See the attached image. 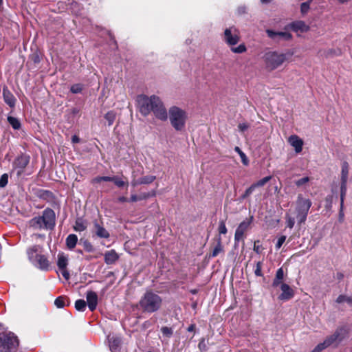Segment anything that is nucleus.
<instances>
[{
	"label": "nucleus",
	"instance_id": "obj_1",
	"mask_svg": "<svg viewBox=\"0 0 352 352\" xmlns=\"http://www.w3.org/2000/svg\"><path fill=\"white\" fill-rule=\"evenodd\" d=\"M137 107L143 116L153 113L155 117L161 121L168 120L167 110L162 99L156 96H148L144 94L138 95L136 98Z\"/></svg>",
	"mask_w": 352,
	"mask_h": 352
},
{
	"label": "nucleus",
	"instance_id": "obj_2",
	"mask_svg": "<svg viewBox=\"0 0 352 352\" xmlns=\"http://www.w3.org/2000/svg\"><path fill=\"white\" fill-rule=\"evenodd\" d=\"M56 215L54 211L47 208L45 209L42 215L36 216L30 219L29 224L34 230H52L55 226Z\"/></svg>",
	"mask_w": 352,
	"mask_h": 352
},
{
	"label": "nucleus",
	"instance_id": "obj_3",
	"mask_svg": "<svg viewBox=\"0 0 352 352\" xmlns=\"http://www.w3.org/2000/svg\"><path fill=\"white\" fill-rule=\"evenodd\" d=\"M43 252V247L39 245H34L26 250L28 260L35 267L42 271H48L50 261Z\"/></svg>",
	"mask_w": 352,
	"mask_h": 352
},
{
	"label": "nucleus",
	"instance_id": "obj_4",
	"mask_svg": "<svg viewBox=\"0 0 352 352\" xmlns=\"http://www.w3.org/2000/svg\"><path fill=\"white\" fill-rule=\"evenodd\" d=\"M167 114L168 119L175 131H182L185 129L188 115L184 109L178 106L173 105L169 107Z\"/></svg>",
	"mask_w": 352,
	"mask_h": 352
},
{
	"label": "nucleus",
	"instance_id": "obj_5",
	"mask_svg": "<svg viewBox=\"0 0 352 352\" xmlns=\"http://www.w3.org/2000/svg\"><path fill=\"white\" fill-rule=\"evenodd\" d=\"M292 55V53H280L270 50L265 52L262 58L265 69L272 72L280 67Z\"/></svg>",
	"mask_w": 352,
	"mask_h": 352
},
{
	"label": "nucleus",
	"instance_id": "obj_6",
	"mask_svg": "<svg viewBox=\"0 0 352 352\" xmlns=\"http://www.w3.org/2000/svg\"><path fill=\"white\" fill-rule=\"evenodd\" d=\"M139 305L144 312H156L162 307V298L158 294L148 291L141 298Z\"/></svg>",
	"mask_w": 352,
	"mask_h": 352
},
{
	"label": "nucleus",
	"instance_id": "obj_7",
	"mask_svg": "<svg viewBox=\"0 0 352 352\" xmlns=\"http://www.w3.org/2000/svg\"><path fill=\"white\" fill-rule=\"evenodd\" d=\"M347 333L346 327L338 328L332 335L327 337L324 342L318 344L311 352H321L331 345L337 346L346 337Z\"/></svg>",
	"mask_w": 352,
	"mask_h": 352
},
{
	"label": "nucleus",
	"instance_id": "obj_8",
	"mask_svg": "<svg viewBox=\"0 0 352 352\" xmlns=\"http://www.w3.org/2000/svg\"><path fill=\"white\" fill-rule=\"evenodd\" d=\"M17 337L12 332L3 334L0 338V347L3 352H14L19 346Z\"/></svg>",
	"mask_w": 352,
	"mask_h": 352
},
{
	"label": "nucleus",
	"instance_id": "obj_9",
	"mask_svg": "<svg viewBox=\"0 0 352 352\" xmlns=\"http://www.w3.org/2000/svg\"><path fill=\"white\" fill-rule=\"evenodd\" d=\"M223 40L230 46L236 45L240 41L239 30L234 26L226 28L223 32Z\"/></svg>",
	"mask_w": 352,
	"mask_h": 352
},
{
	"label": "nucleus",
	"instance_id": "obj_10",
	"mask_svg": "<svg viewBox=\"0 0 352 352\" xmlns=\"http://www.w3.org/2000/svg\"><path fill=\"white\" fill-rule=\"evenodd\" d=\"M349 166L348 162H343L342 164V170H341V184H340V194L342 199V204H343L344 197L346 193V184L349 176Z\"/></svg>",
	"mask_w": 352,
	"mask_h": 352
},
{
	"label": "nucleus",
	"instance_id": "obj_11",
	"mask_svg": "<svg viewBox=\"0 0 352 352\" xmlns=\"http://www.w3.org/2000/svg\"><path fill=\"white\" fill-rule=\"evenodd\" d=\"M266 34L269 38L272 39L276 42H279L281 40L283 41H290L292 38V35L291 33L285 31V32H275L272 30H267Z\"/></svg>",
	"mask_w": 352,
	"mask_h": 352
},
{
	"label": "nucleus",
	"instance_id": "obj_12",
	"mask_svg": "<svg viewBox=\"0 0 352 352\" xmlns=\"http://www.w3.org/2000/svg\"><path fill=\"white\" fill-rule=\"evenodd\" d=\"M312 203L310 199L303 198L301 195H299L296 201V213H307L308 214Z\"/></svg>",
	"mask_w": 352,
	"mask_h": 352
},
{
	"label": "nucleus",
	"instance_id": "obj_13",
	"mask_svg": "<svg viewBox=\"0 0 352 352\" xmlns=\"http://www.w3.org/2000/svg\"><path fill=\"white\" fill-rule=\"evenodd\" d=\"M284 29L285 30L290 29L295 32H306L309 30L310 28L305 21L299 20L287 24Z\"/></svg>",
	"mask_w": 352,
	"mask_h": 352
},
{
	"label": "nucleus",
	"instance_id": "obj_14",
	"mask_svg": "<svg viewBox=\"0 0 352 352\" xmlns=\"http://www.w3.org/2000/svg\"><path fill=\"white\" fill-rule=\"evenodd\" d=\"M280 287L282 293L278 296L279 300L287 301L294 297V292L288 284L282 283Z\"/></svg>",
	"mask_w": 352,
	"mask_h": 352
},
{
	"label": "nucleus",
	"instance_id": "obj_15",
	"mask_svg": "<svg viewBox=\"0 0 352 352\" xmlns=\"http://www.w3.org/2000/svg\"><path fill=\"white\" fill-rule=\"evenodd\" d=\"M250 224V222L244 221L239 225V226L237 227V228L235 231V234H234L235 243H239L241 240H243L244 233L249 228Z\"/></svg>",
	"mask_w": 352,
	"mask_h": 352
},
{
	"label": "nucleus",
	"instance_id": "obj_16",
	"mask_svg": "<svg viewBox=\"0 0 352 352\" xmlns=\"http://www.w3.org/2000/svg\"><path fill=\"white\" fill-rule=\"evenodd\" d=\"M88 307L91 311H94L98 305V295L95 292L88 291L86 294Z\"/></svg>",
	"mask_w": 352,
	"mask_h": 352
},
{
	"label": "nucleus",
	"instance_id": "obj_17",
	"mask_svg": "<svg viewBox=\"0 0 352 352\" xmlns=\"http://www.w3.org/2000/svg\"><path fill=\"white\" fill-rule=\"evenodd\" d=\"M289 143L294 148L296 153H299L302 150L303 141L296 135L289 136L288 139Z\"/></svg>",
	"mask_w": 352,
	"mask_h": 352
},
{
	"label": "nucleus",
	"instance_id": "obj_18",
	"mask_svg": "<svg viewBox=\"0 0 352 352\" xmlns=\"http://www.w3.org/2000/svg\"><path fill=\"white\" fill-rule=\"evenodd\" d=\"M3 96L4 102L10 107H14L16 103V98L7 87L3 89Z\"/></svg>",
	"mask_w": 352,
	"mask_h": 352
},
{
	"label": "nucleus",
	"instance_id": "obj_19",
	"mask_svg": "<svg viewBox=\"0 0 352 352\" xmlns=\"http://www.w3.org/2000/svg\"><path fill=\"white\" fill-rule=\"evenodd\" d=\"M119 258V255L114 250L107 251L104 254V262L107 265H112Z\"/></svg>",
	"mask_w": 352,
	"mask_h": 352
},
{
	"label": "nucleus",
	"instance_id": "obj_20",
	"mask_svg": "<svg viewBox=\"0 0 352 352\" xmlns=\"http://www.w3.org/2000/svg\"><path fill=\"white\" fill-rule=\"evenodd\" d=\"M29 161L30 157L28 156L21 155L15 160L14 166H16V168L23 170L27 166V165L29 163Z\"/></svg>",
	"mask_w": 352,
	"mask_h": 352
},
{
	"label": "nucleus",
	"instance_id": "obj_21",
	"mask_svg": "<svg viewBox=\"0 0 352 352\" xmlns=\"http://www.w3.org/2000/svg\"><path fill=\"white\" fill-rule=\"evenodd\" d=\"M284 276L285 273L283 267L278 268L276 272L275 277L273 280L272 287H277L280 286L282 283H283V280L284 279Z\"/></svg>",
	"mask_w": 352,
	"mask_h": 352
},
{
	"label": "nucleus",
	"instance_id": "obj_22",
	"mask_svg": "<svg viewBox=\"0 0 352 352\" xmlns=\"http://www.w3.org/2000/svg\"><path fill=\"white\" fill-rule=\"evenodd\" d=\"M88 226V222L87 220L82 219V217H78L76 219L75 221V224L74 226V230L76 232H83L85 231Z\"/></svg>",
	"mask_w": 352,
	"mask_h": 352
},
{
	"label": "nucleus",
	"instance_id": "obj_23",
	"mask_svg": "<svg viewBox=\"0 0 352 352\" xmlns=\"http://www.w3.org/2000/svg\"><path fill=\"white\" fill-rule=\"evenodd\" d=\"M94 227L96 228V234L103 239H107L109 236V232L102 226H101L98 221L94 222Z\"/></svg>",
	"mask_w": 352,
	"mask_h": 352
},
{
	"label": "nucleus",
	"instance_id": "obj_24",
	"mask_svg": "<svg viewBox=\"0 0 352 352\" xmlns=\"http://www.w3.org/2000/svg\"><path fill=\"white\" fill-rule=\"evenodd\" d=\"M155 179H156V177L154 175L144 176V177L140 178L139 179L133 182L132 185L133 186H135L136 185H139V184H148L152 183Z\"/></svg>",
	"mask_w": 352,
	"mask_h": 352
},
{
	"label": "nucleus",
	"instance_id": "obj_25",
	"mask_svg": "<svg viewBox=\"0 0 352 352\" xmlns=\"http://www.w3.org/2000/svg\"><path fill=\"white\" fill-rule=\"evenodd\" d=\"M78 242V236L74 234H69L65 240L66 245L69 250H73Z\"/></svg>",
	"mask_w": 352,
	"mask_h": 352
},
{
	"label": "nucleus",
	"instance_id": "obj_26",
	"mask_svg": "<svg viewBox=\"0 0 352 352\" xmlns=\"http://www.w3.org/2000/svg\"><path fill=\"white\" fill-rule=\"evenodd\" d=\"M68 265V258L63 254H58L57 266L58 270H64L67 268Z\"/></svg>",
	"mask_w": 352,
	"mask_h": 352
},
{
	"label": "nucleus",
	"instance_id": "obj_27",
	"mask_svg": "<svg viewBox=\"0 0 352 352\" xmlns=\"http://www.w3.org/2000/svg\"><path fill=\"white\" fill-rule=\"evenodd\" d=\"M223 250V248L222 243H221V238L219 236L217 239V245L214 248L210 256V257H216L219 253L222 252Z\"/></svg>",
	"mask_w": 352,
	"mask_h": 352
},
{
	"label": "nucleus",
	"instance_id": "obj_28",
	"mask_svg": "<svg viewBox=\"0 0 352 352\" xmlns=\"http://www.w3.org/2000/svg\"><path fill=\"white\" fill-rule=\"evenodd\" d=\"M7 120L8 123L11 125L13 129L19 130L21 129V124L18 118L12 116H8Z\"/></svg>",
	"mask_w": 352,
	"mask_h": 352
},
{
	"label": "nucleus",
	"instance_id": "obj_29",
	"mask_svg": "<svg viewBox=\"0 0 352 352\" xmlns=\"http://www.w3.org/2000/svg\"><path fill=\"white\" fill-rule=\"evenodd\" d=\"M336 302L340 304L346 302L349 305L352 306V298L345 295H340L336 299Z\"/></svg>",
	"mask_w": 352,
	"mask_h": 352
},
{
	"label": "nucleus",
	"instance_id": "obj_30",
	"mask_svg": "<svg viewBox=\"0 0 352 352\" xmlns=\"http://www.w3.org/2000/svg\"><path fill=\"white\" fill-rule=\"evenodd\" d=\"M230 50L232 51V52L235 54H242L247 51V47L245 44L242 43L237 47L232 46Z\"/></svg>",
	"mask_w": 352,
	"mask_h": 352
},
{
	"label": "nucleus",
	"instance_id": "obj_31",
	"mask_svg": "<svg viewBox=\"0 0 352 352\" xmlns=\"http://www.w3.org/2000/svg\"><path fill=\"white\" fill-rule=\"evenodd\" d=\"M234 151L239 155L241 162L244 165H248L249 163V160L246 156V155L241 151V149L239 146H236L234 148Z\"/></svg>",
	"mask_w": 352,
	"mask_h": 352
},
{
	"label": "nucleus",
	"instance_id": "obj_32",
	"mask_svg": "<svg viewBox=\"0 0 352 352\" xmlns=\"http://www.w3.org/2000/svg\"><path fill=\"white\" fill-rule=\"evenodd\" d=\"M86 306V302L82 299H78L75 302V308L79 311H84L85 310Z\"/></svg>",
	"mask_w": 352,
	"mask_h": 352
},
{
	"label": "nucleus",
	"instance_id": "obj_33",
	"mask_svg": "<svg viewBox=\"0 0 352 352\" xmlns=\"http://www.w3.org/2000/svg\"><path fill=\"white\" fill-rule=\"evenodd\" d=\"M105 120L108 122L109 126L113 124L116 119V113L113 111H108L104 116Z\"/></svg>",
	"mask_w": 352,
	"mask_h": 352
},
{
	"label": "nucleus",
	"instance_id": "obj_34",
	"mask_svg": "<svg viewBox=\"0 0 352 352\" xmlns=\"http://www.w3.org/2000/svg\"><path fill=\"white\" fill-rule=\"evenodd\" d=\"M120 344V339L119 338H111L109 340V347L111 351L117 349Z\"/></svg>",
	"mask_w": 352,
	"mask_h": 352
},
{
	"label": "nucleus",
	"instance_id": "obj_35",
	"mask_svg": "<svg viewBox=\"0 0 352 352\" xmlns=\"http://www.w3.org/2000/svg\"><path fill=\"white\" fill-rule=\"evenodd\" d=\"M161 332L163 337L170 338L173 334V329L168 327H162L161 328Z\"/></svg>",
	"mask_w": 352,
	"mask_h": 352
},
{
	"label": "nucleus",
	"instance_id": "obj_36",
	"mask_svg": "<svg viewBox=\"0 0 352 352\" xmlns=\"http://www.w3.org/2000/svg\"><path fill=\"white\" fill-rule=\"evenodd\" d=\"M113 182L119 188H122L128 184L126 181H124L121 177L118 176H113Z\"/></svg>",
	"mask_w": 352,
	"mask_h": 352
},
{
	"label": "nucleus",
	"instance_id": "obj_37",
	"mask_svg": "<svg viewBox=\"0 0 352 352\" xmlns=\"http://www.w3.org/2000/svg\"><path fill=\"white\" fill-rule=\"evenodd\" d=\"M271 179H272L271 176H267V177H265L263 179L258 180L257 182L253 184L252 185L254 186V187L255 188H258V187H261V186H263L264 185H265Z\"/></svg>",
	"mask_w": 352,
	"mask_h": 352
},
{
	"label": "nucleus",
	"instance_id": "obj_38",
	"mask_svg": "<svg viewBox=\"0 0 352 352\" xmlns=\"http://www.w3.org/2000/svg\"><path fill=\"white\" fill-rule=\"evenodd\" d=\"M310 3L309 1L303 2L300 5V12L302 15H305L310 9Z\"/></svg>",
	"mask_w": 352,
	"mask_h": 352
},
{
	"label": "nucleus",
	"instance_id": "obj_39",
	"mask_svg": "<svg viewBox=\"0 0 352 352\" xmlns=\"http://www.w3.org/2000/svg\"><path fill=\"white\" fill-rule=\"evenodd\" d=\"M65 297L59 296L55 300L54 305L58 308H63L65 307Z\"/></svg>",
	"mask_w": 352,
	"mask_h": 352
},
{
	"label": "nucleus",
	"instance_id": "obj_40",
	"mask_svg": "<svg viewBox=\"0 0 352 352\" xmlns=\"http://www.w3.org/2000/svg\"><path fill=\"white\" fill-rule=\"evenodd\" d=\"M285 219L287 227L289 229H292L295 224V219L289 215H286Z\"/></svg>",
	"mask_w": 352,
	"mask_h": 352
},
{
	"label": "nucleus",
	"instance_id": "obj_41",
	"mask_svg": "<svg viewBox=\"0 0 352 352\" xmlns=\"http://www.w3.org/2000/svg\"><path fill=\"white\" fill-rule=\"evenodd\" d=\"M262 265H263V263L261 261H258L256 263V267H255V270H254V274L256 276H263V273H262Z\"/></svg>",
	"mask_w": 352,
	"mask_h": 352
},
{
	"label": "nucleus",
	"instance_id": "obj_42",
	"mask_svg": "<svg viewBox=\"0 0 352 352\" xmlns=\"http://www.w3.org/2000/svg\"><path fill=\"white\" fill-rule=\"evenodd\" d=\"M309 182V177H302L301 179L296 180L295 181V184L298 187H300V186H302L306 184Z\"/></svg>",
	"mask_w": 352,
	"mask_h": 352
},
{
	"label": "nucleus",
	"instance_id": "obj_43",
	"mask_svg": "<svg viewBox=\"0 0 352 352\" xmlns=\"http://www.w3.org/2000/svg\"><path fill=\"white\" fill-rule=\"evenodd\" d=\"M307 214H308L307 213H296L298 223L299 224L305 223L307 219Z\"/></svg>",
	"mask_w": 352,
	"mask_h": 352
},
{
	"label": "nucleus",
	"instance_id": "obj_44",
	"mask_svg": "<svg viewBox=\"0 0 352 352\" xmlns=\"http://www.w3.org/2000/svg\"><path fill=\"white\" fill-rule=\"evenodd\" d=\"M82 90V86L80 85V84H75V85H73L71 88H70V91L73 93V94H78V93H80Z\"/></svg>",
	"mask_w": 352,
	"mask_h": 352
},
{
	"label": "nucleus",
	"instance_id": "obj_45",
	"mask_svg": "<svg viewBox=\"0 0 352 352\" xmlns=\"http://www.w3.org/2000/svg\"><path fill=\"white\" fill-rule=\"evenodd\" d=\"M8 182V174L5 173L3 174L0 178V187L4 188Z\"/></svg>",
	"mask_w": 352,
	"mask_h": 352
},
{
	"label": "nucleus",
	"instance_id": "obj_46",
	"mask_svg": "<svg viewBox=\"0 0 352 352\" xmlns=\"http://www.w3.org/2000/svg\"><path fill=\"white\" fill-rule=\"evenodd\" d=\"M227 228L223 221H221L219 225V232L220 234H225L227 233Z\"/></svg>",
	"mask_w": 352,
	"mask_h": 352
},
{
	"label": "nucleus",
	"instance_id": "obj_47",
	"mask_svg": "<svg viewBox=\"0 0 352 352\" xmlns=\"http://www.w3.org/2000/svg\"><path fill=\"white\" fill-rule=\"evenodd\" d=\"M286 240V236L285 235H283L281 236H280L278 239V241L276 243V245H275V248L276 250H279L282 245L284 243V242Z\"/></svg>",
	"mask_w": 352,
	"mask_h": 352
},
{
	"label": "nucleus",
	"instance_id": "obj_48",
	"mask_svg": "<svg viewBox=\"0 0 352 352\" xmlns=\"http://www.w3.org/2000/svg\"><path fill=\"white\" fill-rule=\"evenodd\" d=\"M255 190V188L252 184L248 188H247L244 192V194L242 195V199H245L250 196Z\"/></svg>",
	"mask_w": 352,
	"mask_h": 352
},
{
	"label": "nucleus",
	"instance_id": "obj_49",
	"mask_svg": "<svg viewBox=\"0 0 352 352\" xmlns=\"http://www.w3.org/2000/svg\"><path fill=\"white\" fill-rule=\"evenodd\" d=\"M236 12L239 15L244 14L247 12V8L245 6H240L237 8Z\"/></svg>",
	"mask_w": 352,
	"mask_h": 352
},
{
	"label": "nucleus",
	"instance_id": "obj_50",
	"mask_svg": "<svg viewBox=\"0 0 352 352\" xmlns=\"http://www.w3.org/2000/svg\"><path fill=\"white\" fill-rule=\"evenodd\" d=\"M155 195V192L153 191L152 192L144 193L140 196V199L141 200L146 199L150 197H153Z\"/></svg>",
	"mask_w": 352,
	"mask_h": 352
},
{
	"label": "nucleus",
	"instance_id": "obj_51",
	"mask_svg": "<svg viewBox=\"0 0 352 352\" xmlns=\"http://www.w3.org/2000/svg\"><path fill=\"white\" fill-rule=\"evenodd\" d=\"M239 129L241 132H244L249 128V124L246 122L240 123L238 126Z\"/></svg>",
	"mask_w": 352,
	"mask_h": 352
},
{
	"label": "nucleus",
	"instance_id": "obj_52",
	"mask_svg": "<svg viewBox=\"0 0 352 352\" xmlns=\"http://www.w3.org/2000/svg\"><path fill=\"white\" fill-rule=\"evenodd\" d=\"M61 272V274L63 275V276L64 277V278L65 280H69V278H70V275H69V273L68 272V270H67V268H65L64 270H59Z\"/></svg>",
	"mask_w": 352,
	"mask_h": 352
},
{
	"label": "nucleus",
	"instance_id": "obj_53",
	"mask_svg": "<svg viewBox=\"0 0 352 352\" xmlns=\"http://www.w3.org/2000/svg\"><path fill=\"white\" fill-rule=\"evenodd\" d=\"M325 202H326L325 207L327 208H331V204H332V197L331 196H327L325 198Z\"/></svg>",
	"mask_w": 352,
	"mask_h": 352
},
{
	"label": "nucleus",
	"instance_id": "obj_54",
	"mask_svg": "<svg viewBox=\"0 0 352 352\" xmlns=\"http://www.w3.org/2000/svg\"><path fill=\"white\" fill-rule=\"evenodd\" d=\"M343 206H344V203L342 205V199L340 198V212H339V220H340V221H342L343 220V218H344Z\"/></svg>",
	"mask_w": 352,
	"mask_h": 352
},
{
	"label": "nucleus",
	"instance_id": "obj_55",
	"mask_svg": "<svg viewBox=\"0 0 352 352\" xmlns=\"http://www.w3.org/2000/svg\"><path fill=\"white\" fill-rule=\"evenodd\" d=\"M101 182H103L102 180V176H98L92 179L93 184L100 183Z\"/></svg>",
	"mask_w": 352,
	"mask_h": 352
},
{
	"label": "nucleus",
	"instance_id": "obj_56",
	"mask_svg": "<svg viewBox=\"0 0 352 352\" xmlns=\"http://www.w3.org/2000/svg\"><path fill=\"white\" fill-rule=\"evenodd\" d=\"M140 196H137L136 195H132L130 197V199L129 201H131V202H135L137 201H139L140 199Z\"/></svg>",
	"mask_w": 352,
	"mask_h": 352
},
{
	"label": "nucleus",
	"instance_id": "obj_57",
	"mask_svg": "<svg viewBox=\"0 0 352 352\" xmlns=\"http://www.w3.org/2000/svg\"><path fill=\"white\" fill-rule=\"evenodd\" d=\"M113 177L102 176L103 182H113Z\"/></svg>",
	"mask_w": 352,
	"mask_h": 352
},
{
	"label": "nucleus",
	"instance_id": "obj_58",
	"mask_svg": "<svg viewBox=\"0 0 352 352\" xmlns=\"http://www.w3.org/2000/svg\"><path fill=\"white\" fill-rule=\"evenodd\" d=\"M72 142L73 143H78L80 142V138L77 135H73L72 138Z\"/></svg>",
	"mask_w": 352,
	"mask_h": 352
},
{
	"label": "nucleus",
	"instance_id": "obj_59",
	"mask_svg": "<svg viewBox=\"0 0 352 352\" xmlns=\"http://www.w3.org/2000/svg\"><path fill=\"white\" fill-rule=\"evenodd\" d=\"M254 251L256 252L257 254H259L261 252V248H260V246L259 245H256V243H254Z\"/></svg>",
	"mask_w": 352,
	"mask_h": 352
},
{
	"label": "nucleus",
	"instance_id": "obj_60",
	"mask_svg": "<svg viewBox=\"0 0 352 352\" xmlns=\"http://www.w3.org/2000/svg\"><path fill=\"white\" fill-rule=\"evenodd\" d=\"M128 201H129L128 199L126 197H125L122 196V197H118V201L119 202L124 203V202H126Z\"/></svg>",
	"mask_w": 352,
	"mask_h": 352
},
{
	"label": "nucleus",
	"instance_id": "obj_61",
	"mask_svg": "<svg viewBox=\"0 0 352 352\" xmlns=\"http://www.w3.org/2000/svg\"><path fill=\"white\" fill-rule=\"evenodd\" d=\"M343 277H344V275H343V274H342L341 272H338V273L336 274V278H337L338 280H341Z\"/></svg>",
	"mask_w": 352,
	"mask_h": 352
},
{
	"label": "nucleus",
	"instance_id": "obj_62",
	"mask_svg": "<svg viewBox=\"0 0 352 352\" xmlns=\"http://www.w3.org/2000/svg\"><path fill=\"white\" fill-rule=\"evenodd\" d=\"M86 250L88 252H91L92 250V245L90 243L86 245Z\"/></svg>",
	"mask_w": 352,
	"mask_h": 352
},
{
	"label": "nucleus",
	"instance_id": "obj_63",
	"mask_svg": "<svg viewBox=\"0 0 352 352\" xmlns=\"http://www.w3.org/2000/svg\"><path fill=\"white\" fill-rule=\"evenodd\" d=\"M193 329H194V325H190V327H188V331H193Z\"/></svg>",
	"mask_w": 352,
	"mask_h": 352
},
{
	"label": "nucleus",
	"instance_id": "obj_64",
	"mask_svg": "<svg viewBox=\"0 0 352 352\" xmlns=\"http://www.w3.org/2000/svg\"><path fill=\"white\" fill-rule=\"evenodd\" d=\"M272 0H261V2L262 3H268L271 1Z\"/></svg>",
	"mask_w": 352,
	"mask_h": 352
}]
</instances>
